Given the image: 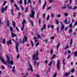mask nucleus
I'll use <instances>...</instances> for the list:
<instances>
[{
  "label": "nucleus",
  "mask_w": 77,
  "mask_h": 77,
  "mask_svg": "<svg viewBox=\"0 0 77 77\" xmlns=\"http://www.w3.org/2000/svg\"><path fill=\"white\" fill-rule=\"evenodd\" d=\"M6 57L7 59L6 60L7 62L8 63H9V64H11V65H13L14 64V61H13V60L10 61V57H9L8 56V55H7Z\"/></svg>",
  "instance_id": "obj_1"
},
{
  "label": "nucleus",
  "mask_w": 77,
  "mask_h": 77,
  "mask_svg": "<svg viewBox=\"0 0 77 77\" xmlns=\"http://www.w3.org/2000/svg\"><path fill=\"white\" fill-rule=\"evenodd\" d=\"M69 0V4L67 5V8H68L69 9H71L72 8V6H70L71 5V3H72V0ZM70 5V6H69Z\"/></svg>",
  "instance_id": "obj_2"
},
{
  "label": "nucleus",
  "mask_w": 77,
  "mask_h": 77,
  "mask_svg": "<svg viewBox=\"0 0 77 77\" xmlns=\"http://www.w3.org/2000/svg\"><path fill=\"white\" fill-rule=\"evenodd\" d=\"M35 14V12L34 11H31V14L30 15V17L31 18H34V15Z\"/></svg>",
  "instance_id": "obj_3"
},
{
  "label": "nucleus",
  "mask_w": 77,
  "mask_h": 77,
  "mask_svg": "<svg viewBox=\"0 0 77 77\" xmlns=\"http://www.w3.org/2000/svg\"><path fill=\"white\" fill-rule=\"evenodd\" d=\"M8 8V5H6L5 7L4 8H2V13L3 14V12H4V11H6V10L7 9V8Z\"/></svg>",
  "instance_id": "obj_4"
},
{
  "label": "nucleus",
  "mask_w": 77,
  "mask_h": 77,
  "mask_svg": "<svg viewBox=\"0 0 77 77\" xmlns=\"http://www.w3.org/2000/svg\"><path fill=\"white\" fill-rule=\"evenodd\" d=\"M46 27V24H44H44H43V27L41 28V30L42 31V30H43V29H45Z\"/></svg>",
  "instance_id": "obj_5"
},
{
  "label": "nucleus",
  "mask_w": 77,
  "mask_h": 77,
  "mask_svg": "<svg viewBox=\"0 0 77 77\" xmlns=\"http://www.w3.org/2000/svg\"><path fill=\"white\" fill-rule=\"evenodd\" d=\"M27 38L26 36H25L24 38L23 39V44L24 43V42H27Z\"/></svg>",
  "instance_id": "obj_6"
},
{
  "label": "nucleus",
  "mask_w": 77,
  "mask_h": 77,
  "mask_svg": "<svg viewBox=\"0 0 77 77\" xmlns=\"http://www.w3.org/2000/svg\"><path fill=\"white\" fill-rule=\"evenodd\" d=\"M60 61L59 60H58V61L57 62V68H60V67H61L60 65Z\"/></svg>",
  "instance_id": "obj_7"
},
{
  "label": "nucleus",
  "mask_w": 77,
  "mask_h": 77,
  "mask_svg": "<svg viewBox=\"0 0 77 77\" xmlns=\"http://www.w3.org/2000/svg\"><path fill=\"white\" fill-rule=\"evenodd\" d=\"M18 42L16 43V49L17 52H18Z\"/></svg>",
  "instance_id": "obj_8"
},
{
  "label": "nucleus",
  "mask_w": 77,
  "mask_h": 77,
  "mask_svg": "<svg viewBox=\"0 0 77 77\" xmlns=\"http://www.w3.org/2000/svg\"><path fill=\"white\" fill-rule=\"evenodd\" d=\"M38 51H36V54H35V59L36 60H39V58L37 57L38 56Z\"/></svg>",
  "instance_id": "obj_9"
},
{
  "label": "nucleus",
  "mask_w": 77,
  "mask_h": 77,
  "mask_svg": "<svg viewBox=\"0 0 77 77\" xmlns=\"http://www.w3.org/2000/svg\"><path fill=\"white\" fill-rule=\"evenodd\" d=\"M64 23L66 24H69V23H70V20H69V22H67V19H66L64 20Z\"/></svg>",
  "instance_id": "obj_10"
},
{
  "label": "nucleus",
  "mask_w": 77,
  "mask_h": 77,
  "mask_svg": "<svg viewBox=\"0 0 77 77\" xmlns=\"http://www.w3.org/2000/svg\"><path fill=\"white\" fill-rule=\"evenodd\" d=\"M11 36L12 37H14V36H16V40H17V36L16 35V34H14V33L11 32Z\"/></svg>",
  "instance_id": "obj_11"
},
{
  "label": "nucleus",
  "mask_w": 77,
  "mask_h": 77,
  "mask_svg": "<svg viewBox=\"0 0 77 77\" xmlns=\"http://www.w3.org/2000/svg\"><path fill=\"white\" fill-rule=\"evenodd\" d=\"M7 45L12 44V42H11V40H10L9 41H7Z\"/></svg>",
  "instance_id": "obj_12"
},
{
  "label": "nucleus",
  "mask_w": 77,
  "mask_h": 77,
  "mask_svg": "<svg viewBox=\"0 0 77 77\" xmlns=\"http://www.w3.org/2000/svg\"><path fill=\"white\" fill-rule=\"evenodd\" d=\"M26 21L25 19H24L22 21V25L24 26V24H26Z\"/></svg>",
  "instance_id": "obj_13"
},
{
  "label": "nucleus",
  "mask_w": 77,
  "mask_h": 77,
  "mask_svg": "<svg viewBox=\"0 0 77 77\" xmlns=\"http://www.w3.org/2000/svg\"><path fill=\"white\" fill-rule=\"evenodd\" d=\"M61 24L62 25V26H61V29L63 30V29H64V27H65V26L64 25H63V24H62V23H61Z\"/></svg>",
  "instance_id": "obj_14"
},
{
  "label": "nucleus",
  "mask_w": 77,
  "mask_h": 77,
  "mask_svg": "<svg viewBox=\"0 0 77 77\" xmlns=\"http://www.w3.org/2000/svg\"><path fill=\"white\" fill-rule=\"evenodd\" d=\"M14 6L16 7L17 9V10H19V8H18V6H17V4H14Z\"/></svg>",
  "instance_id": "obj_15"
},
{
  "label": "nucleus",
  "mask_w": 77,
  "mask_h": 77,
  "mask_svg": "<svg viewBox=\"0 0 77 77\" xmlns=\"http://www.w3.org/2000/svg\"><path fill=\"white\" fill-rule=\"evenodd\" d=\"M70 73H71V72H69V73H68L66 72L65 73V76H66V77H68V75H69V74H70Z\"/></svg>",
  "instance_id": "obj_16"
},
{
  "label": "nucleus",
  "mask_w": 77,
  "mask_h": 77,
  "mask_svg": "<svg viewBox=\"0 0 77 77\" xmlns=\"http://www.w3.org/2000/svg\"><path fill=\"white\" fill-rule=\"evenodd\" d=\"M10 31L11 32V33L13 32H14V30L13 29V28L12 26L10 27Z\"/></svg>",
  "instance_id": "obj_17"
},
{
  "label": "nucleus",
  "mask_w": 77,
  "mask_h": 77,
  "mask_svg": "<svg viewBox=\"0 0 77 77\" xmlns=\"http://www.w3.org/2000/svg\"><path fill=\"white\" fill-rule=\"evenodd\" d=\"M47 4V2H45V4L43 7V9H45V6H46V4Z\"/></svg>",
  "instance_id": "obj_18"
},
{
  "label": "nucleus",
  "mask_w": 77,
  "mask_h": 77,
  "mask_svg": "<svg viewBox=\"0 0 77 77\" xmlns=\"http://www.w3.org/2000/svg\"><path fill=\"white\" fill-rule=\"evenodd\" d=\"M30 42H31V44L32 45V47H33V46L34 45V43H33V42L32 40H30Z\"/></svg>",
  "instance_id": "obj_19"
},
{
  "label": "nucleus",
  "mask_w": 77,
  "mask_h": 77,
  "mask_svg": "<svg viewBox=\"0 0 77 77\" xmlns=\"http://www.w3.org/2000/svg\"><path fill=\"white\" fill-rule=\"evenodd\" d=\"M53 60H51V61L50 62V63L48 64V66H51V65H52V63H53Z\"/></svg>",
  "instance_id": "obj_20"
},
{
  "label": "nucleus",
  "mask_w": 77,
  "mask_h": 77,
  "mask_svg": "<svg viewBox=\"0 0 77 77\" xmlns=\"http://www.w3.org/2000/svg\"><path fill=\"white\" fill-rule=\"evenodd\" d=\"M7 27H9V21L8 20L7 21Z\"/></svg>",
  "instance_id": "obj_21"
},
{
  "label": "nucleus",
  "mask_w": 77,
  "mask_h": 77,
  "mask_svg": "<svg viewBox=\"0 0 77 77\" xmlns=\"http://www.w3.org/2000/svg\"><path fill=\"white\" fill-rule=\"evenodd\" d=\"M32 59H33V60H35V53H34L33 54V56L32 57Z\"/></svg>",
  "instance_id": "obj_22"
},
{
  "label": "nucleus",
  "mask_w": 77,
  "mask_h": 77,
  "mask_svg": "<svg viewBox=\"0 0 77 77\" xmlns=\"http://www.w3.org/2000/svg\"><path fill=\"white\" fill-rule=\"evenodd\" d=\"M12 23H13V27H15V24H16L15 22L14 21H13Z\"/></svg>",
  "instance_id": "obj_23"
},
{
  "label": "nucleus",
  "mask_w": 77,
  "mask_h": 77,
  "mask_svg": "<svg viewBox=\"0 0 77 77\" xmlns=\"http://www.w3.org/2000/svg\"><path fill=\"white\" fill-rule=\"evenodd\" d=\"M56 56L55 55H54L51 58V60H53V59H54V58Z\"/></svg>",
  "instance_id": "obj_24"
},
{
  "label": "nucleus",
  "mask_w": 77,
  "mask_h": 77,
  "mask_svg": "<svg viewBox=\"0 0 77 77\" xmlns=\"http://www.w3.org/2000/svg\"><path fill=\"white\" fill-rule=\"evenodd\" d=\"M72 39H71L70 42V46H72Z\"/></svg>",
  "instance_id": "obj_25"
},
{
  "label": "nucleus",
  "mask_w": 77,
  "mask_h": 77,
  "mask_svg": "<svg viewBox=\"0 0 77 77\" xmlns=\"http://www.w3.org/2000/svg\"><path fill=\"white\" fill-rule=\"evenodd\" d=\"M74 54L75 55V57H77V51H75L74 52Z\"/></svg>",
  "instance_id": "obj_26"
},
{
  "label": "nucleus",
  "mask_w": 77,
  "mask_h": 77,
  "mask_svg": "<svg viewBox=\"0 0 77 77\" xmlns=\"http://www.w3.org/2000/svg\"><path fill=\"white\" fill-rule=\"evenodd\" d=\"M28 20H29V22H30V23H31L32 25H33V22H32V21H31V20H30V19L29 18H28Z\"/></svg>",
  "instance_id": "obj_27"
},
{
  "label": "nucleus",
  "mask_w": 77,
  "mask_h": 77,
  "mask_svg": "<svg viewBox=\"0 0 77 77\" xmlns=\"http://www.w3.org/2000/svg\"><path fill=\"white\" fill-rule=\"evenodd\" d=\"M30 3V5H31V1H30V0H28V4H29V3Z\"/></svg>",
  "instance_id": "obj_28"
},
{
  "label": "nucleus",
  "mask_w": 77,
  "mask_h": 77,
  "mask_svg": "<svg viewBox=\"0 0 77 77\" xmlns=\"http://www.w3.org/2000/svg\"><path fill=\"white\" fill-rule=\"evenodd\" d=\"M12 71L14 73H15V68H13V69H12Z\"/></svg>",
  "instance_id": "obj_29"
},
{
  "label": "nucleus",
  "mask_w": 77,
  "mask_h": 77,
  "mask_svg": "<svg viewBox=\"0 0 77 77\" xmlns=\"http://www.w3.org/2000/svg\"><path fill=\"white\" fill-rule=\"evenodd\" d=\"M65 59H63V63L64 65H65Z\"/></svg>",
  "instance_id": "obj_30"
},
{
  "label": "nucleus",
  "mask_w": 77,
  "mask_h": 77,
  "mask_svg": "<svg viewBox=\"0 0 77 77\" xmlns=\"http://www.w3.org/2000/svg\"><path fill=\"white\" fill-rule=\"evenodd\" d=\"M66 8V6H63L62 7V9H65Z\"/></svg>",
  "instance_id": "obj_31"
},
{
  "label": "nucleus",
  "mask_w": 77,
  "mask_h": 77,
  "mask_svg": "<svg viewBox=\"0 0 77 77\" xmlns=\"http://www.w3.org/2000/svg\"><path fill=\"white\" fill-rule=\"evenodd\" d=\"M24 25H22V27L21 29V30L22 31H23V29H24Z\"/></svg>",
  "instance_id": "obj_32"
},
{
  "label": "nucleus",
  "mask_w": 77,
  "mask_h": 77,
  "mask_svg": "<svg viewBox=\"0 0 77 77\" xmlns=\"http://www.w3.org/2000/svg\"><path fill=\"white\" fill-rule=\"evenodd\" d=\"M13 11H14V10H13V9H12V10L11 11V13L13 15H14V14L13 13Z\"/></svg>",
  "instance_id": "obj_33"
},
{
  "label": "nucleus",
  "mask_w": 77,
  "mask_h": 77,
  "mask_svg": "<svg viewBox=\"0 0 77 77\" xmlns=\"http://www.w3.org/2000/svg\"><path fill=\"white\" fill-rule=\"evenodd\" d=\"M41 20L40 19H39L38 20V23L39 24H41Z\"/></svg>",
  "instance_id": "obj_34"
},
{
  "label": "nucleus",
  "mask_w": 77,
  "mask_h": 77,
  "mask_svg": "<svg viewBox=\"0 0 77 77\" xmlns=\"http://www.w3.org/2000/svg\"><path fill=\"white\" fill-rule=\"evenodd\" d=\"M2 43H3V44H5V38L3 39Z\"/></svg>",
  "instance_id": "obj_35"
},
{
  "label": "nucleus",
  "mask_w": 77,
  "mask_h": 77,
  "mask_svg": "<svg viewBox=\"0 0 77 77\" xmlns=\"http://www.w3.org/2000/svg\"><path fill=\"white\" fill-rule=\"evenodd\" d=\"M77 9V7L75 6L74 8H72V10H75Z\"/></svg>",
  "instance_id": "obj_36"
},
{
  "label": "nucleus",
  "mask_w": 77,
  "mask_h": 77,
  "mask_svg": "<svg viewBox=\"0 0 77 77\" xmlns=\"http://www.w3.org/2000/svg\"><path fill=\"white\" fill-rule=\"evenodd\" d=\"M57 16L58 18H59L60 17H61V15H60V14H59Z\"/></svg>",
  "instance_id": "obj_37"
},
{
  "label": "nucleus",
  "mask_w": 77,
  "mask_h": 77,
  "mask_svg": "<svg viewBox=\"0 0 77 77\" xmlns=\"http://www.w3.org/2000/svg\"><path fill=\"white\" fill-rule=\"evenodd\" d=\"M56 24H57V25H58V24H59V22H58V21L57 20V19H56Z\"/></svg>",
  "instance_id": "obj_38"
},
{
  "label": "nucleus",
  "mask_w": 77,
  "mask_h": 77,
  "mask_svg": "<svg viewBox=\"0 0 77 77\" xmlns=\"http://www.w3.org/2000/svg\"><path fill=\"white\" fill-rule=\"evenodd\" d=\"M26 2H27V1L26 0H24V3L25 5H27Z\"/></svg>",
  "instance_id": "obj_39"
},
{
  "label": "nucleus",
  "mask_w": 77,
  "mask_h": 77,
  "mask_svg": "<svg viewBox=\"0 0 77 77\" xmlns=\"http://www.w3.org/2000/svg\"><path fill=\"white\" fill-rule=\"evenodd\" d=\"M53 50H51L50 52V54H51H51H53Z\"/></svg>",
  "instance_id": "obj_40"
},
{
  "label": "nucleus",
  "mask_w": 77,
  "mask_h": 77,
  "mask_svg": "<svg viewBox=\"0 0 77 77\" xmlns=\"http://www.w3.org/2000/svg\"><path fill=\"white\" fill-rule=\"evenodd\" d=\"M65 15L66 16V17H67L68 15V14L67 13H65Z\"/></svg>",
  "instance_id": "obj_41"
},
{
  "label": "nucleus",
  "mask_w": 77,
  "mask_h": 77,
  "mask_svg": "<svg viewBox=\"0 0 77 77\" xmlns=\"http://www.w3.org/2000/svg\"><path fill=\"white\" fill-rule=\"evenodd\" d=\"M77 24V21H76L75 23V24L74 25V26L75 27V26H76Z\"/></svg>",
  "instance_id": "obj_42"
},
{
  "label": "nucleus",
  "mask_w": 77,
  "mask_h": 77,
  "mask_svg": "<svg viewBox=\"0 0 77 77\" xmlns=\"http://www.w3.org/2000/svg\"><path fill=\"white\" fill-rule=\"evenodd\" d=\"M51 16L52 18H53L54 17V14H53L52 13L51 14Z\"/></svg>",
  "instance_id": "obj_43"
},
{
  "label": "nucleus",
  "mask_w": 77,
  "mask_h": 77,
  "mask_svg": "<svg viewBox=\"0 0 77 77\" xmlns=\"http://www.w3.org/2000/svg\"><path fill=\"white\" fill-rule=\"evenodd\" d=\"M2 62L4 64H5V65H6L7 64L6 63V61H4V60L2 61Z\"/></svg>",
  "instance_id": "obj_44"
},
{
  "label": "nucleus",
  "mask_w": 77,
  "mask_h": 77,
  "mask_svg": "<svg viewBox=\"0 0 77 77\" xmlns=\"http://www.w3.org/2000/svg\"><path fill=\"white\" fill-rule=\"evenodd\" d=\"M6 1H5L4 2L3 5L4 6V5L6 4Z\"/></svg>",
  "instance_id": "obj_45"
},
{
  "label": "nucleus",
  "mask_w": 77,
  "mask_h": 77,
  "mask_svg": "<svg viewBox=\"0 0 77 77\" xmlns=\"http://www.w3.org/2000/svg\"><path fill=\"white\" fill-rule=\"evenodd\" d=\"M74 72V68H73L71 71V72Z\"/></svg>",
  "instance_id": "obj_46"
},
{
  "label": "nucleus",
  "mask_w": 77,
  "mask_h": 77,
  "mask_svg": "<svg viewBox=\"0 0 77 77\" xmlns=\"http://www.w3.org/2000/svg\"><path fill=\"white\" fill-rule=\"evenodd\" d=\"M49 18H50V15H48V17L47 18V21L49 20Z\"/></svg>",
  "instance_id": "obj_47"
},
{
  "label": "nucleus",
  "mask_w": 77,
  "mask_h": 77,
  "mask_svg": "<svg viewBox=\"0 0 77 77\" xmlns=\"http://www.w3.org/2000/svg\"><path fill=\"white\" fill-rule=\"evenodd\" d=\"M59 27H57V33H59Z\"/></svg>",
  "instance_id": "obj_48"
},
{
  "label": "nucleus",
  "mask_w": 77,
  "mask_h": 77,
  "mask_svg": "<svg viewBox=\"0 0 77 77\" xmlns=\"http://www.w3.org/2000/svg\"><path fill=\"white\" fill-rule=\"evenodd\" d=\"M72 32V29H69V33H71V32Z\"/></svg>",
  "instance_id": "obj_49"
},
{
  "label": "nucleus",
  "mask_w": 77,
  "mask_h": 77,
  "mask_svg": "<svg viewBox=\"0 0 77 77\" xmlns=\"http://www.w3.org/2000/svg\"><path fill=\"white\" fill-rule=\"evenodd\" d=\"M50 38L51 39H54V37L53 36L52 37H51Z\"/></svg>",
  "instance_id": "obj_50"
},
{
  "label": "nucleus",
  "mask_w": 77,
  "mask_h": 77,
  "mask_svg": "<svg viewBox=\"0 0 77 77\" xmlns=\"http://www.w3.org/2000/svg\"><path fill=\"white\" fill-rule=\"evenodd\" d=\"M51 29H54V26H53V25H51Z\"/></svg>",
  "instance_id": "obj_51"
},
{
  "label": "nucleus",
  "mask_w": 77,
  "mask_h": 77,
  "mask_svg": "<svg viewBox=\"0 0 77 77\" xmlns=\"http://www.w3.org/2000/svg\"><path fill=\"white\" fill-rule=\"evenodd\" d=\"M36 60H35L34 61V65H35V66L36 65Z\"/></svg>",
  "instance_id": "obj_52"
},
{
  "label": "nucleus",
  "mask_w": 77,
  "mask_h": 77,
  "mask_svg": "<svg viewBox=\"0 0 77 77\" xmlns=\"http://www.w3.org/2000/svg\"><path fill=\"white\" fill-rule=\"evenodd\" d=\"M20 15H21V13L20 12H19L18 13V17L19 18L20 17Z\"/></svg>",
  "instance_id": "obj_53"
},
{
  "label": "nucleus",
  "mask_w": 77,
  "mask_h": 77,
  "mask_svg": "<svg viewBox=\"0 0 77 77\" xmlns=\"http://www.w3.org/2000/svg\"><path fill=\"white\" fill-rule=\"evenodd\" d=\"M51 8V7L50 6L48 8H47V10H49V9H50V8Z\"/></svg>",
  "instance_id": "obj_54"
},
{
  "label": "nucleus",
  "mask_w": 77,
  "mask_h": 77,
  "mask_svg": "<svg viewBox=\"0 0 77 77\" xmlns=\"http://www.w3.org/2000/svg\"><path fill=\"white\" fill-rule=\"evenodd\" d=\"M49 2L50 3H53V1H52V0H49Z\"/></svg>",
  "instance_id": "obj_55"
},
{
  "label": "nucleus",
  "mask_w": 77,
  "mask_h": 77,
  "mask_svg": "<svg viewBox=\"0 0 77 77\" xmlns=\"http://www.w3.org/2000/svg\"><path fill=\"white\" fill-rule=\"evenodd\" d=\"M38 38H41V36H40V35L39 34H38Z\"/></svg>",
  "instance_id": "obj_56"
},
{
  "label": "nucleus",
  "mask_w": 77,
  "mask_h": 77,
  "mask_svg": "<svg viewBox=\"0 0 77 77\" xmlns=\"http://www.w3.org/2000/svg\"><path fill=\"white\" fill-rule=\"evenodd\" d=\"M28 12V7H26V12Z\"/></svg>",
  "instance_id": "obj_57"
},
{
  "label": "nucleus",
  "mask_w": 77,
  "mask_h": 77,
  "mask_svg": "<svg viewBox=\"0 0 77 77\" xmlns=\"http://www.w3.org/2000/svg\"><path fill=\"white\" fill-rule=\"evenodd\" d=\"M56 75H57V73H55L53 77H55Z\"/></svg>",
  "instance_id": "obj_58"
},
{
  "label": "nucleus",
  "mask_w": 77,
  "mask_h": 77,
  "mask_svg": "<svg viewBox=\"0 0 77 77\" xmlns=\"http://www.w3.org/2000/svg\"><path fill=\"white\" fill-rule=\"evenodd\" d=\"M35 75L36 77H40V76L39 75Z\"/></svg>",
  "instance_id": "obj_59"
},
{
  "label": "nucleus",
  "mask_w": 77,
  "mask_h": 77,
  "mask_svg": "<svg viewBox=\"0 0 77 77\" xmlns=\"http://www.w3.org/2000/svg\"><path fill=\"white\" fill-rule=\"evenodd\" d=\"M30 70H31V71H32V72H33V70L32 68H30Z\"/></svg>",
  "instance_id": "obj_60"
},
{
  "label": "nucleus",
  "mask_w": 77,
  "mask_h": 77,
  "mask_svg": "<svg viewBox=\"0 0 77 77\" xmlns=\"http://www.w3.org/2000/svg\"><path fill=\"white\" fill-rule=\"evenodd\" d=\"M22 3H23V1L22 0H21L19 2L20 4H22Z\"/></svg>",
  "instance_id": "obj_61"
},
{
  "label": "nucleus",
  "mask_w": 77,
  "mask_h": 77,
  "mask_svg": "<svg viewBox=\"0 0 77 77\" xmlns=\"http://www.w3.org/2000/svg\"><path fill=\"white\" fill-rule=\"evenodd\" d=\"M1 61H2V62H3L4 61V59L3 58H1Z\"/></svg>",
  "instance_id": "obj_62"
},
{
  "label": "nucleus",
  "mask_w": 77,
  "mask_h": 77,
  "mask_svg": "<svg viewBox=\"0 0 77 77\" xmlns=\"http://www.w3.org/2000/svg\"><path fill=\"white\" fill-rule=\"evenodd\" d=\"M39 44V42H38L35 45L36 46H37V45H38Z\"/></svg>",
  "instance_id": "obj_63"
},
{
  "label": "nucleus",
  "mask_w": 77,
  "mask_h": 77,
  "mask_svg": "<svg viewBox=\"0 0 77 77\" xmlns=\"http://www.w3.org/2000/svg\"><path fill=\"white\" fill-rule=\"evenodd\" d=\"M75 12L73 13L74 17H75Z\"/></svg>",
  "instance_id": "obj_64"
}]
</instances>
